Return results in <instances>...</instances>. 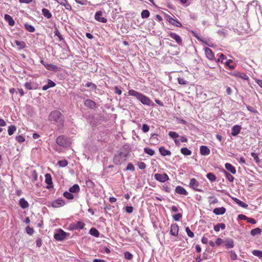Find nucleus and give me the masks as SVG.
Returning a JSON list of instances; mask_svg holds the SVG:
<instances>
[{
	"label": "nucleus",
	"instance_id": "nucleus-1",
	"mask_svg": "<svg viewBox=\"0 0 262 262\" xmlns=\"http://www.w3.org/2000/svg\"><path fill=\"white\" fill-rule=\"evenodd\" d=\"M48 120L50 122L53 123H58L61 126L63 125L64 117L62 115L61 112L57 110H55L51 112L50 114Z\"/></svg>",
	"mask_w": 262,
	"mask_h": 262
},
{
	"label": "nucleus",
	"instance_id": "nucleus-2",
	"mask_svg": "<svg viewBox=\"0 0 262 262\" xmlns=\"http://www.w3.org/2000/svg\"><path fill=\"white\" fill-rule=\"evenodd\" d=\"M128 95L135 97L144 105H150L152 103L151 100L148 97L135 90H129L128 91Z\"/></svg>",
	"mask_w": 262,
	"mask_h": 262
},
{
	"label": "nucleus",
	"instance_id": "nucleus-3",
	"mask_svg": "<svg viewBox=\"0 0 262 262\" xmlns=\"http://www.w3.org/2000/svg\"><path fill=\"white\" fill-rule=\"evenodd\" d=\"M56 142L58 145L62 147H67L70 144L69 139L63 135L58 136L56 140Z\"/></svg>",
	"mask_w": 262,
	"mask_h": 262
},
{
	"label": "nucleus",
	"instance_id": "nucleus-4",
	"mask_svg": "<svg viewBox=\"0 0 262 262\" xmlns=\"http://www.w3.org/2000/svg\"><path fill=\"white\" fill-rule=\"evenodd\" d=\"M127 157L126 154H124L122 152H119L116 155L114 158V163L116 165H120L122 162L126 160Z\"/></svg>",
	"mask_w": 262,
	"mask_h": 262
},
{
	"label": "nucleus",
	"instance_id": "nucleus-5",
	"mask_svg": "<svg viewBox=\"0 0 262 262\" xmlns=\"http://www.w3.org/2000/svg\"><path fill=\"white\" fill-rule=\"evenodd\" d=\"M166 19L169 23L174 26L177 27H181L182 26V24L176 17L172 18L170 15H167Z\"/></svg>",
	"mask_w": 262,
	"mask_h": 262
},
{
	"label": "nucleus",
	"instance_id": "nucleus-6",
	"mask_svg": "<svg viewBox=\"0 0 262 262\" xmlns=\"http://www.w3.org/2000/svg\"><path fill=\"white\" fill-rule=\"evenodd\" d=\"M85 226V224L81 221H78L76 223H72L70 225L71 230H80L82 229Z\"/></svg>",
	"mask_w": 262,
	"mask_h": 262
},
{
	"label": "nucleus",
	"instance_id": "nucleus-7",
	"mask_svg": "<svg viewBox=\"0 0 262 262\" xmlns=\"http://www.w3.org/2000/svg\"><path fill=\"white\" fill-rule=\"evenodd\" d=\"M155 179L160 182L164 183L169 180V177L166 173H156L154 175Z\"/></svg>",
	"mask_w": 262,
	"mask_h": 262
},
{
	"label": "nucleus",
	"instance_id": "nucleus-8",
	"mask_svg": "<svg viewBox=\"0 0 262 262\" xmlns=\"http://www.w3.org/2000/svg\"><path fill=\"white\" fill-rule=\"evenodd\" d=\"M66 234L64 231L60 229L57 233L54 234V237L57 241H62L66 238Z\"/></svg>",
	"mask_w": 262,
	"mask_h": 262
},
{
	"label": "nucleus",
	"instance_id": "nucleus-9",
	"mask_svg": "<svg viewBox=\"0 0 262 262\" xmlns=\"http://www.w3.org/2000/svg\"><path fill=\"white\" fill-rule=\"evenodd\" d=\"M206 57L210 60H214L215 59L214 54L213 51L209 48L206 47L204 49Z\"/></svg>",
	"mask_w": 262,
	"mask_h": 262
},
{
	"label": "nucleus",
	"instance_id": "nucleus-10",
	"mask_svg": "<svg viewBox=\"0 0 262 262\" xmlns=\"http://www.w3.org/2000/svg\"><path fill=\"white\" fill-rule=\"evenodd\" d=\"M168 35L171 38L174 39L179 45H182V39L180 36H179V35L177 34L174 32H170L168 34Z\"/></svg>",
	"mask_w": 262,
	"mask_h": 262
},
{
	"label": "nucleus",
	"instance_id": "nucleus-11",
	"mask_svg": "<svg viewBox=\"0 0 262 262\" xmlns=\"http://www.w3.org/2000/svg\"><path fill=\"white\" fill-rule=\"evenodd\" d=\"M190 186L194 190L198 191H201V189L199 188V183L198 181L192 178L190 180V182L189 183Z\"/></svg>",
	"mask_w": 262,
	"mask_h": 262
},
{
	"label": "nucleus",
	"instance_id": "nucleus-12",
	"mask_svg": "<svg viewBox=\"0 0 262 262\" xmlns=\"http://www.w3.org/2000/svg\"><path fill=\"white\" fill-rule=\"evenodd\" d=\"M65 205V202L61 199H58L52 203V206L54 208H59Z\"/></svg>",
	"mask_w": 262,
	"mask_h": 262
},
{
	"label": "nucleus",
	"instance_id": "nucleus-13",
	"mask_svg": "<svg viewBox=\"0 0 262 262\" xmlns=\"http://www.w3.org/2000/svg\"><path fill=\"white\" fill-rule=\"evenodd\" d=\"M230 74L234 77H239L244 80H248L249 79L248 76L244 73H241L239 72L235 71L233 73H231Z\"/></svg>",
	"mask_w": 262,
	"mask_h": 262
},
{
	"label": "nucleus",
	"instance_id": "nucleus-14",
	"mask_svg": "<svg viewBox=\"0 0 262 262\" xmlns=\"http://www.w3.org/2000/svg\"><path fill=\"white\" fill-rule=\"evenodd\" d=\"M102 14L101 11H97L95 15V19L98 21L105 23L107 21V19L104 17H101Z\"/></svg>",
	"mask_w": 262,
	"mask_h": 262
},
{
	"label": "nucleus",
	"instance_id": "nucleus-15",
	"mask_svg": "<svg viewBox=\"0 0 262 262\" xmlns=\"http://www.w3.org/2000/svg\"><path fill=\"white\" fill-rule=\"evenodd\" d=\"M45 182L47 184V188L50 189L53 187L52 177L50 174L47 173L45 175Z\"/></svg>",
	"mask_w": 262,
	"mask_h": 262
},
{
	"label": "nucleus",
	"instance_id": "nucleus-16",
	"mask_svg": "<svg viewBox=\"0 0 262 262\" xmlns=\"http://www.w3.org/2000/svg\"><path fill=\"white\" fill-rule=\"evenodd\" d=\"M170 234L173 236H177L179 233V226L177 224H172L170 226Z\"/></svg>",
	"mask_w": 262,
	"mask_h": 262
},
{
	"label": "nucleus",
	"instance_id": "nucleus-17",
	"mask_svg": "<svg viewBox=\"0 0 262 262\" xmlns=\"http://www.w3.org/2000/svg\"><path fill=\"white\" fill-rule=\"evenodd\" d=\"M200 154L203 156L209 155L210 153V150L209 148H208V147L206 146H204V145L201 146L200 147Z\"/></svg>",
	"mask_w": 262,
	"mask_h": 262
},
{
	"label": "nucleus",
	"instance_id": "nucleus-18",
	"mask_svg": "<svg viewBox=\"0 0 262 262\" xmlns=\"http://www.w3.org/2000/svg\"><path fill=\"white\" fill-rule=\"evenodd\" d=\"M241 130V126L238 125H234L231 129V135L233 136H235L239 133Z\"/></svg>",
	"mask_w": 262,
	"mask_h": 262
},
{
	"label": "nucleus",
	"instance_id": "nucleus-19",
	"mask_svg": "<svg viewBox=\"0 0 262 262\" xmlns=\"http://www.w3.org/2000/svg\"><path fill=\"white\" fill-rule=\"evenodd\" d=\"M41 63L44 65L47 69L49 70L55 71L57 69V67L56 66L52 64L46 63L43 60H41Z\"/></svg>",
	"mask_w": 262,
	"mask_h": 262
},
{
	"label": "nucleus",
	"instance_id": "nucleus-20",
	"mask_svg": "<svg viewBox=\"0 0 262 262\" xmlns=\"http://www.w3.org/2000/svg\"><path fill=\"white\" fill-rule=\"evenodd\" d=\"M84 104L85 106L91 108H93L96 106V103L91 99H86L84 101Z\"/></svg>",
	"mask_w": 262,
	"mask_h": 262
},
{
	"label": "nucleus",
	"instance_id": "nucleus-21",
	"mask_svg": "<svg viewBox=\"0 0 262 262\" xmlns=\"http://www.w3.org/2000/svg\"><path fill=\"white\" fill-rule=\"evenodd\" d=\"M226 169L229 171L232 174H235L236 172V169L231 164L227 163L225 165Z\"/></svg>",
	"mask_w": 262,
	"mask_h": 262
},
{
	"label": "nucleus",
	"instance_id": "nucleus-22",
	"mask_svg": "<svg viewBox=\"0 0 262 262\" xmlns=\"http://www.w3.org/2000/svg\"><path fill=\"white\" fill-rule=\"evenodd\" d=\"M176 192L177 193H179L180 194H183V195H187L188 194V192L186 190L185 188H184L183 187L178 186L176 187Z\"/></svg>",
	"mask_w": 262,
	"mask_h": 262
},
{
	"label": "nucleus",
	"instance_id": "nucleus-23",
	"mask_svg": "<svg viewBox=\"0 0 262 262\" xmlns=\"http://www.w3.org/2000/svg\"><path fill=\"white\" fill-rule=\"evenodd\" d=\"M4 18L8 23L10 26H13L14 25L15 21L10 15L7 14H5Z\"/></svg>",
	"mask_w": 262,
	"mask_h": 262
},
{
	"label": "nucleus",
	"instance_id": "nucleus-24",
	"mask_svg": "<svg viewBox=\"0 0 262 262\" xmlns=\"http://www.w3.org/2000/svg\"><path fill=\"white\" fill-rule=\"evenodd\" d=\"M226 211V209L222 207L220 208H215L213 212L216 215H222L225 213Z\"/></svg>",
	"mask_w": 262,
	"mask_h": 262
},
{
	"label": "nucleus",
	"instance_id": "nucleus-25",
	"mask_svg": "<svg viewBox=\"0 0 262 262\" xmlns=\"http://www.w3.org/2000/svg\"><path fill=\"white\" fill-rule=\"evenodd\" d=\"M159 150L160 153L163 156H170L171 154L170 151L166 149L163 146L160 147Z\"/></svg>",
	"mask_w": 262,
	"mask_h": 262
},
{
	"label": "nucleus",
	"instance_id": "nucleus-26",
	"mask_svg": "<svg viewBox=\"0 0 262 262\" xmlns=\"http://www.w3.org/2000/svg\"><path fill=\"white\" fill-rule=\"evenodd\" d=\"M19 205L23 209H26L29 207L28 202L24 198L20 199L19 201Z\"/></svg>",
	"mask_w": 262,
	"mask_h": 262
},
{
	"label": "nucleus",
	"instance_id": "nucleus-27",
	"mask_svg": "<svg viewBox=\"0 0 262 262\" xmlns=\"http://www.w3.org/2000/svg\"><path fill=\"white\" fill-rule=\"evenodd\" d=\"M158 134H153L151 135L150 140L151 143L154 145H157L159 143V139L158 138Z\"/></svg>",
	"mask_w": 262,
	"mask_h": 262
},
{
	"label": "nucleus",
	"instance_id": "nucleus-28",
	"mask_svg": "<svg viewBox=\"0 0 262 262\" xmlns=\"http://www.w3.org/2000/svg\"><path fill=\"white\" fill-rule=\"evenodd\" d=\"M55 85V82H54L53 81H52L50 79H48L47 84H46L44 86H43L42 90L43 91H46L50 88L54 87Z\"/></svg>",
	"mask_w": 262,
	"mask_h": 262
},
{
	"label": "nucleus",
	"instance_id": "nucleus-29",
	"mask_svg": "<svg viewBox=\"0 0 262 262\" xmlns=\"http://www.w3.org/2000/svg\"><path fill=\"white\" fill-rule=\"evenodd\" d=\"M226 67H228L230 70H233L235 68V64H233V60L231 59H228L224 63Z\"/></svg>",
	"mask_w": 262,
	"mask_h": 262
},
{
	"label": "nucleus",
	"instance_id": "nucleus-30",
	"mask_svg": "<svg viewBox=\"0 0 262 262\" xmlns=\"http://www.w3.org/2000/svg\"><path fill=\"white\" fill-rule=\"evenodd\" d=\"M15 43L17 46L18 50H21L25 48L26 43L23 41H19L17 40H15Z\"/></svg>",
	"mask_w": 262,
	"mask_h": 262
},
{
	"label": "nucleus",
	"instance_id": "nucleus-31",
	"mask_svg": "<svg viewBox=\"0 0 262 262\" xmlns=\"http://www.w3.org/2000/svg\"><path fill=\"white\" fill-rule=\"evenodd\" d=\"M80 191V188L78 184H74L69 188V191L72 193L78 192Z\"/></svg>",
	"mask_w": 262,
	"mask_h": 262
},
{
	"label": "nucleus",
	"instance_id": "nucleus-32",
	"mask_svg": "<svg viewBox=\"0 0 262 262\" xmlns=\"http://www.w3.org/2000/svg\"><path fill=\"white\" fill-rule=\"evenodd\" d=\"M233 200L234 202H235L237 204L242 207L247 208L248 207V205L246 203L242 202L237 198H233Z\"/></svg>",
	"mask_w": 262,
	"mask_h": 262
},
{
	"label": "nucleus",
	"instance_id": "nucleus-33",
	"mask_svg": "<svg viewBox=\"0 0 262 262\" xmlns=\"http://www.w3.org/2000/svg\"><path fill=\"white\" fill-rule=\"evenodd\" d=\"M42 13L43 16L47 17L48 19L51 18L52 14L50 12V11L46 8H43L42 9Z\"/></svg>",
	"mask_w": 262,
	"mask_h": 262
},
{
	"label": "nucleus",
	"instance_id": "nucleus-34",
	"mask_svg": "<svg viewBox=\"0 0 262 262\" xmlns=\"http://www.w3.org/2000/svg\"><path fill=\"white\" fill-rule=\"evenodd\" d=\"M90 234L96 237H99L100 234L98 230L95 228H92L90 230Z\"/></svg>",
	"mask_w": 262,
	"mask_h": 262
},
{
	"label": "nucleus",
	"instance_id": "nucleus-35",
	"mask_svg": "<svg viewBox=\"0 0 262 262\" xmlns=\"http://www.w3.org/2000/svg\"><path fill=\"white\" fill-rule=\"evenodd\" d=\"M225 227L226 226L224 223H219L214 226V230L216 232H219L220 229H224Z\"/></svg>",
	"mask_w": 262,
	"mask_h": 262
},
{
	"label": "nucleus",
	"instance_id": "nucleus-36",
	"mask_svg": "<svg viewBox=\"0 0 262 262\" xmlns=\"http://www.w3.org/2000/svg\"><path fill=\"white\" fill-rule=\"evenodd\" d=\"M181 153L185 156H190L191 155V151L187 147H183L181 149Z\"/></svg>",
	"mask_w": 262,
	"mask_h": 262
},
{
	"label": "nucleus",
	"instance_id": "nucleus-37",
	"mask_svg": "<svg viewBox=\"0 0 262 262\" xmlns=\"http://www.w3.org/2000/svg\"><path fill=\"white\" fill-rule=\"evenodd\" d=\"M16 127L15 125H11L9 126L8 129V135L11 136L14 134V133L16 131Z\"/></svg>",
	"mask_w": 262,
	"mask_h": 262
},
{
	"label": "nucleus",
	"instance_id": "nucleus-38",
	"mask_svg": "<svg viewBox=\"0 0 262 262\" xmlns=\"http://www.w3.org/2000/svg\"><path fill=\"white\" fill-rule=\"evenodd\" d=\"M261 232V230L259 228H256L254 229H252L250 233L252 236H255L256 235L259 234Z\"/></svg>",
	"mask_w": 262,
	"mask_h": 262
},
{
	"label": "nucleus",
	"instance_id": "nucleus-39",
	"mask_svg": "<svg viewBox=\"0 0 262 262\" xmlns=\"http://www.w3.org/2000/svg\"><path fill=\"white\" fill-rule=\"evenodd\" d=\"M72 192L66 191L63 193V196L68 200H72L74 199V195L71 193Z\"/></svg>",
	"mask_w": 262,
	"mask_h": 262
},
{
	"label": "nucleus",
	"instance_id": "nucleus-40",
	"mask_svg": "<svg viewBox=\"0 0 262 262\" xmlns=\"http://www.w3.org/2000/svg\"><path fill=\"white\" fill-rule=\"evenodd\" d=\"M206 176H207V178L211 182H213L216 180V178L215 176L211 172H209V173H207Z\"/></svg>",
	"mask_w": 262,
	"mask_h": 262
},
{
	"label": "nucleus",
	"instance_id": "nucleus-41",
	"mask_svg": "<svg viewBox=\"0 0 262 262\" xmlns=\"http://www.w3.org/2000/svg\"><path fill=\"white\" fill-rule=\"evenodd\" d=\"M150 13L148 10H144L141 12V17L142 18H146L149 16Z\"/></svg>",
	"mask_w": 262,
	"mask_h": 262
},
{
	"label": "nucleus",
	"instance_id": "nucleus-42",
	"mask_svg": "<svg viewBox=\"0 0 262 262\" xmlns=\"http://www.w3.org/2000/svg\"><path fill=\"white\" fill-rule=\"evenodd\" d=\"M224 172L225 174V176L226 177V178L231 182H233L234 180V177L229 173V172H227L226 170H224Z\"/></svg>",
	"mask_w": 262,
	"mask_h": 262
},
{
	"label": "nucleus",
	"instance_id": "nucleus-43",
	"mask_svg": "<svg viewBox=\"0 0 262 262\" xmlns=\"http://www.w3.org/2000/svg\"><path fill=\"white\" fill-rule=\"evenodd\" d=\"M25 28L28 31L30 32H34L35 30L33 26L28 24H25Z\"/></svg>",
	"mask_w": 262,
	"mask_h": 262
},
{
	"label": "nucleus",
	"instance_id": "nucleus-44",
	"mask_svg": "<svg viewBox=\"0 0 262 262\" xmlns=\"http://www.w3.org/2000/svg\"><path fill=\"white\" fill-rule=\"evenodd\" d=\"M144 150L146 154L150 156H153L155 154V151L151 148L146 147L144 149Z\"/></svg>",
	"mask_w": 262,
	"mask_h": 262
},
{
	"label": "nucleus",
	"instance_id": "nucleus-45",
	"mask_svg": "<svg viewBox=\"0 0 262 262\" xmlns=\"http://www.w3.org/2000/svg\"><path fill=\"white\" fill-rule=\"evenodd\" d=\"M252 254L259 258H262V251L255 250L252 251Z\"/></svg>",
	"mask_w": 262,
	"mask_h": 262
},
{
	"label": "nucleus",
	"instance_id": "nucleus-46",
	"mask_svg": "<svg viewBox=\"0 0 262 262\" xmlns=\"http://www.w3.org/2000/svg\"><path fill=\"white\" fill-rule=\"evenodd\" d=\"M229 253L230 254V257L232 260H234L237 259V256L234 251L231 250Z\"/></svg>",
	"mask_w": 262,
	"mask_h": 262
},
{
	"label": "nucleus",
	"instance_id": "nucleus-47",
	"mask_svg": "<svg viewBox=\"0 0 262 262\" xmlns=\"http://www.w3.org/2000/svg\"><path fill=\"white\" fill-rule=\"evenodd\" d=\"M68 164V161L66 160H60L58 162V164L59 165V166L64 167L67 166Z\"/></svg>",
	"mask_w": 262,
	"mask_h": 262
},
{
	"label": "nucleus",
	"instance_id": "nucleus-48",
	"mask_svg": "<svg viewBox=\"0 0 262 262\" xmlns=\"http://www.w3.org/2000/svg\"><path fill=\"white\" fill-rule=\"evenodd\" d=\"M168 135L173 139H176L179 137V134L176 132H169L168 133Z\"/></svg>",
	"mask_w": 262,
	"mask_h": 262
},
{
	"label": "nucleus",
	"instance_id": "nucleus-49",
	"mask_svg": "<svg viewBox=\"0 0 262 262\" xmlns=\"http://www.w3.org/2000/svg\"><path fill=\"white\" fill-rule=\"evenodd\" d=\"M251 155L254 158V160L257 163H259L260 162V160L257 154L255 152H251Z\"/></svg>",
	"mask_w": 262,
	"mask_h": 262
},
{
	"label": "nucleus",
	"instance_id": "nucleus-50",
	"mask_svg": "<svg viewBox=\"0 0 262 262\" xmlns=\"http://www.w3.org/2000/svg\"><path fill=\"white\" fill-rule=\"evenodd\" d=\"M182 217V214L181 213H177L172 216V218L175 221H179Z\"/></svg>",
	"mask_w": 262,
	"mask_h": 262
},
{
	"label": "nucleus",
	"instance_id": "nucleus-51",
	"mask_svg": "<svg viewBox=\"0 0 262 262\" xmlns=\"http://www.w3.org/2000/svg\"><path fill=\"white\" fill-rule=\"evenodd\" d=\"M226 246L228 248H232L234 246V243L233 240H229L226 242Z\"/></svg>",
	"mask_w": 262,
	"mask_h": 262
},
{
	"label": "nucleus",
	"instance_id": "nucleus-52",
	"mask_svg": "<svg viewBox=\"0 0 262 262\" xmlns=\"http://www.w3.org/2000/svg\"><path fill=\"white\" fill-rule=\"evenodd\" d=\"M15 139L17 142L19 143L24 142L25 140V138L21 135L17 136L15 137Z\"/></svg>",
	"mask_w": 262,
	"mask_h": 262
},
{
	"label": "nucleus",
	"instance_id": "nucleus-53",
	"mask_svg": "<svg viewBox=\"0 0 262 262\" xmlns=\"http://www.w3.org/2000/svg\"><path fill=\"white\" fill-rule=\"evenodd\" d=\"M209 201L210 204H214L218 202V200L214 196H210Z\"/></svg>",
	"mask_w": 262,
	"mask_h": 262
},
{
	"label": "nucleus",
	"instance_id": "nucleus-54",
	"mask_svg": "<svg viewBox=\"0 0 262 262\" xmlns=\"http://www.w3.org/2000/svg\"><path fill=\"white\" fill-rule=\"evenodd\" d=\"M186 231L187 232V235L190 237H194V233L193 232H192L190 229H189V227H186Z\"/></svg>",
	"mask_w": 262,
	"mask_h": 262
},
{
	"label": "nucleus",
	"instance_id": "nucleus-55",
	"mask_svg": "<svg viewBox=\"0 0 262 262\" xmlns=\"http://www.w3.org/2000/svg\"><path fill=\"white\" fill-rule=\"evenodd\" d=\"M135 168L133 164L129 163L127 164V167L126 168V170H130L134 171Z\"/></svg>",
	"mask_w": 262,
	"mask_h": 262
},
{
	"label": "nucleus",
	"instance_id": "nucleus-56",
	"mask_svg": "<svg viewBox=\"0 0 262 262\" xmlns=\"http://www.w3.org/2000/svg\"><path fill=\"white\" fill-rule=\"evenodd\" d=\"M85 86L87 88L91 87L93 90L96 89V87H97L95 84H94L92 82H88L85 84Z\"/></svg>",
	"mask_w": 262,
	"mask_h": 262
},
{
	"label": "nucleus",
	"instance_id": "nucleus-57",
	"mask_svg": "<svg viewBox=\"0 0 262 262\" xmlns=\"http://www.w3.org/2000/svg\"><path fill=\"white\" fill-rule=\"evenodd\" d=\"M124 257L127 259H131L133 258V255L129 252H124Z\"/></svg>",
	"mask_w": 262,
	"mask_h": 262
},
{
	"label": "nucleus",
	"instance_id": "nucleus-58",
	"mask_svg": "<svg viewBox=\"0 0 262 262\" xmlns=\"http://www.w3.org/2000/svg\"><path fill=\"white\" fill-rule=\"evenodd\" d=\"M137 165L140 169H144L146 168L145 163L142 162H138Z\"/></svg>",
	"mask_w": 262,
	"mask_h": 262
},
{
	"label": "nucleus",
	"instance_id": "nucleus-59",
	"mask_svg": "<svg viewBox=\"0 0 262 262\" xmlns=\"http://www.w3.org/2000/svg\"><path fill=\"white\" fill-rule=\"evenodd\" d=\"M142 130L143 133H146L149 131V127L146 124H143Z\"/></svg>",
	"mask_w": 262,
	"mask_h": 262
},
{
	"label": "nucleus",
	"instance_id": "nucleus-60",
	"mask_svg": "<svg viewBox=\"0 0 262 262\" xmlns=\"http://www.w3.org/2000/svg\"><path fill=\"white\" fill-rule=\"evenodd\" d=\"M26 232L29 235H32L34 233V230L32 228L27 226L26 229Z\"/></svg>",
	"mask_w": 262,
	"mask_h": 262
},
{
	"label": "nucleus",
	"instance_id": "nucleus-61",
	"mask_svg": "<svg viewBox=\"0 0 262 262\" xmlns=\"http://www.w3.org/2000/svg\"><path fill=\"white\" fill-rule=\"evenodd\" d=\"M25 87L26 89L31 90L33 89L32 83L30 82H27L25 83Z\"/></svg>",
	"mask_w": 262,
	"mask_h": 262
},
{
	"label": "nucleus",
	"instance_id": "nucleus-62",
	"mask_svg": "<svg viewBox=\"0 0 262 262\" xmlns=\"http://www.w3.org/2000/svg\"><path fill=\"white\" fill-rule=\"evenodd\" d=\"M125 210L126 212L128 213H131L133 212L134 208L132 206H126L125 208Z\"/></svg>",
	"mask_w": 262,
	"mask_h": 262
},
{
	"label": "nucleus",
	"instance_id": "nucleus-63",
	"mask_svg": "<svg viewBox=\"0 0 262 262\" xmlns=\"http://www.w3.org/2000/svg\"><path fill=\"white\" fill-rule=\"evenodd\" d=\"M55 34L56 35L59 39L60 40H62L63 39V38L62 37V35L61 33L59 32L58 29H56L55 31Z\"/></svg>",
	"mask_w": 262,
	"mask_h": 262
},
{
	"label": "nucleus",
	"instance_id": "nucleus-64",
	"mask_svg": "<svg viewBox=\"0 0 262 262\" xmlns=\"http://www.w3.org/2000/svg\"><path fill=\"white\" fill-rule=\"evenodd\" d=\"M178 83L180 84H186L187 83V81L183 78H178Z\"/></svg>",
	"mask_w": 262,
	"mask_h": 262
}]
</instances>
